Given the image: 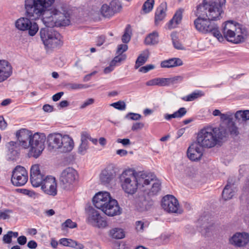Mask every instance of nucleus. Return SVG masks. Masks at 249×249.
I'll list each match as a JSON object with an SVG mask.
<instances>
[{"mask_svg": "<svg viewBox=\"0 0 249 249\" xmlns=\"http://www.w3.org/2000/svg\"><path fill=\"white\" fill-rule=\"evenodd\" d=\"M42 21L46 27L40 29V36L46 49L60 48L63 44L62 37L51 28L69 25L70 17L66 7L64 5H56L46 14Z\"/></svg>", "mask_w": 249, "mask_h": 249, "instance_id": "nucleus-1", "label": "nucleus"}, {"mask_svg": "<svg viewBox=\"0 0 249 249\" xmlns=\"http://www.w3.org/2000/svg\"><path fill=\"white\" fill-rule=\"evenodd\" d=\"M55 0H25L24 9L26 17L18 19L15 22L16 29L25 31L30 19L37 20L48 13Z\"/></svg>", "mask_w": 249, "mask_h": 249, "instance_id": "nucleus-2", "label": "nucleus"}, {"mask_svg": "<svg viewBox=\"0 0 249 249\" xmlns=\"http://www.w3.org/2000/svg\"><path fill=\"white\" fill-rule=\"evenodd\" d=\"M227 136V130L223 124L201 129L197 134L196 142L201 147L211 148L219 144Z\"/></svg>", "mask_w": 249, "mask_h": 249, "instance_id": "nucleus-3", "label": "nucleus"}, {"mask_svg": "<svg viewBox=\"0 0 249 249\" xmlns=\"http://www.w3.org/2000/svg\"><path fill=\"white\" fill-rule=\"evenodd\" d=\"M144 174L139 175L134 170L127 169L119 176V179L123 190L126 194L133 195L136 193L138 187L142 188Z\"/></svg>", "mask_w": 249, "mask_h": 249, "instance_id": "nucleus-4", "label": "nucleus"}, {"mask_svg": "<svg viewBox=\"0 0 249 249\" xmlns=\"http://www.w3.org/2000/svg\"><path fill=\"white\" fill-rule=\"evenodd\" d=\"M226 0H204L203 4L197 7L196 16L205 15L211 20L220 19L223 14Z\"/></svg>", "mask_w": 249, "mask_h": 249, "instance_id": "nucleus-5", "label": "nucleus"}, {"mask_svg": "<svg viewBox=\"0 0 249 249\" xmlns=\"http://www.w3.org/2000/svg\"><path fill=\"white\" fill-rule=\"evenodd\" d=\"M47 142L49 150H58L62 153L70 152L74 147L72 138L67 135H62L59 133L50 134Z\"/></svg>", "mask_w": 249, "mask_h": 249, "instance_id": "nucleus-6", "label": "nucleus"}, {"mask_svg": "<svg viewBox=\"0 0 249 249\" xmlns=\"http://www.w3.org/2000/svg\"><path fill=\"white\" fill-rule=\"evenodd\" d=\"M222 31L224 37L229 42L238 44L244 40L245 34L240 25L232 21L225 22Z\"/></svg>", "mask_w": 249, "mask_h": 249, "instance_id": "nucleus-7", "label": "nucleus"}, {"mask_svg": "<svg viewBox=\"0 0 249 249\" xmlns=\"http://www.w3.org/2000/svg\"><path fill=\"white\" fill-rule=\"evenodd\" d=\"M197 17L194 21V25L197 31L204 34L211 33L220 42L223 40V37L216 24L211 22V20L208 18L207 19L202 18V16Z\"/></svg>", "mask_w": 249, "mask_h": 249, "instance_id": "nucleus-8", "label": "nucleus"}, {"mask_svg": "<svg viewBox=\"0 0 249 249\" xmlns=\"http://www.w3.org/2000/svg\"><path fill=\"white\" fill-rule=\"evenodd\" d=\"M46 138L43 133H35L29 142L30 148L28 155L30 157L37 158L44 149V143Z\"/></svg>", "mask_w": 249, "mask_h": 249, "instance_id": "nucleus-9", "label": "nucleus"}, {"mask_svg": "<svg viewBox=\"0 0 249 249\" xmlns=\"http://www.w3.org/2000/svg\"><path fill=\"white\" fill-rule=\"evenodd\" d=\"M86 222L91 226L104 229L107 226V222L100 213L92 207H89L86 211Z\"/></svg>", "mask_w": 249, "mask_h": 249, "instance_id": "nucleus-10", "label": "nucleus"}, {"mask_svg": "<svg viewBox=\"0 0 249 249\" xmlns=\"http://www.w3.org/2000/svg\"><path fill=\"white\" fill-rule=\"evenodd\" d=\"M78 173L72 167H67L64 169L59 178L62 187L66 190L72 188L78 181Z\"/></svg>", "mask_w": 249, "mask_h": 249, "instance_id": "nucleus-11", "label": "nucleus"}, {"mask_svg": "<svg viewBox=\"0 0 249 249\" xmlns=\"http://www.w3.org/2000/svg\"><path fill=\"white\" fill-rule=\"evenodd\" d=\"M143 177V180H142L143 191L150 196L157 195L160 190V181L153 174H144Z\"/></svg>", "mask_w": 249, "mask_h": 249, "instance_id": "nucleus-12", "label": "nucleus"}, {"mask_svg": "<svg viewBox=\"0 0 249 249\" xmlns=\"http://www.w3.org/2000/svg\"><path fill=\"white\" fill-rule=\"evenodd\" d=\"M161 206L168 213L180 214L183 212L178 200L172 195H167L163 197Z\"/></svg>", "mask_w": 249, "mask_h": 249, "instance_id": "nucleus-13", "label": "nucleus"}, {"mask_svg": "<svg viewBox=\"0 0 249 249\" xmlns=\"http://www.w3.org/2000/svg\"><path fill=\"white\" fill-rule=\"evenodd\" d=\"M28 178V173L25 168L17 166L13 171L11 182L15 186H21L27 182Z\"/></svg>", "mask_w": 249, "mask_h": 249, "instance_id": "nucleus-14", "label": "nucleus"}, {"mask_svg": "<svg viewBox=\"0 0 249 249\" xmlns=\"http://www.w3.org/2000/svg\"><path fill=\"white\" fill-rule=\"evenodd\" d=\"M46 176L41 172L39 165L34 164L30 169V181L32 185L35 187L41 186Z\"/></svg>", "mask_w": 249, "mask_h": 249, "instance_id": "nucleus-15", "label": "nucleus"}, {"mask_svg": "<svg viewBox=\"0 0 249 249\" xmlns=\"http://www.w3.org/2000/svg\"><path fill=\"white\" fill-rule=\"evenodd\" d=\"M41 189L46 194L54 196L57 195V183L55 178L47 176L45 178Z\"/></svg>", "mask_w": 249, "mask_h": 249, "instance_id": "nucleus-16", "label": "nucleus"}, {"mask_svg": "<svg viewBox=\"0 0 249 249\" xmlns=\"http://www.w3.org/2000/svg\"><path fill=\"white\" fill-rule=\"evenodd\" d=\"M249 242V234L246 232H236L229 238V243L237 248L246 246Z\"/></svg>", "mask_w": 249, "mask_h": 249, "instance_id": "nucleus-17", "label": "nucleus"}, {"mask_svg": "<svg viewBox=\"0 0 249 249\" xmlns=\"http://www.w3.org/2000/svg\"><path fill=\"white\" fill-rule=\"evenodd\" d=\"M202 148L196 141L193 142L187 149L188 158L192 161H197L200 160L203 155Z\"/></svg>", "mask_w": 249, "mask_h": 249, "instance_id": "nucleus-18", "label": "nucleus"}, {"mask_svg": "<svg viewBox=\"0 0 249 249\" xmlns=\"http://www.w3.org/2000/svg\"><path fill=\"white\" fill-rule=\"evenodd\" d=\"M111 199L112 197L108 192H100L94 196L93 203L96 208L101 210Z\"/></svg>", "mask_w": 249, "mask_h": 249, "instance_id": "nucleus-19", "label": "nucleus"}, {"mask_svg": "<svg viewBox=\"0 0 249 249\" xmlns=\"http://www.w3.org/2000/svg\"><path fill=\"white\" fill-rule=\"evenodd\" d=\"M101 211L106 215L109 216H114L120 215L122 212L116 200L112 198Z\"/></svg>", "mask_w": 249, "mask_h": 249, "instance_id": "nucleus-20", "label": "nucleus"}, {"mask_svg": "<svg viewBox=\"0 0 249 249\" xmlns=\"http://www.w3.org/2000/svg\"><path fill=\"white\" fill-rule=\"evenodd\" d=\"M18 145H21L24 148H29V142L32 137L31 132L26 129H22L16 133Z\"/></svg>", "mask_w": 249, "mask_h": 249, "instance_id": "nucleus-21", "label": "nucleus"}, {"mask_svg": "<svg viewBox=\"0 0 249 249\" xmlns=\"http://www.w3.org/2000/svg\"><path fill=\"white\" fill-rule=\"evenodd\" d=\"M12 74V67L6 60H0V83L6 80Z\"/></svg>", "mask_w": 249, "mask_h": 249, "instance_id": "nucleus-22", "label": "nucleus"}, {"mask_svg": "<svg viewBox=\"0 0 249 249\" xmlns=\"http://www.w3.org/2000/svg\"><path fill=\"white\" fill-rule=\"evenodd\" d=\"M167 10V4L166 2H162L157 8L155 17V21L156 24H158L159 22L163 20L166 16V12Z\"/></svg>", "mask_w": 249, "mask_h": 249, "instance_id": "nucleus-23", "label": "nucleus"}, {"mask_svg": "<svg viewBox=\"0 0 249 249\" xmlns=\"http://www.w3.org/2000/svg\"><path fill=\"white\" fill-rule=\"evenodd\" d=\"M114 173L109 168L104 169L100 175V179L103 184L109 183L114 178Z\"/></svg>", "mask_w": 249, "mask_h": 249, "instance_id": "nucleus-24", "label": "nucleus"}, {"mask_svg": "<svg viewBox=\"0 0 249 249\" xmlns=\"http://www.w3.org/2000/svg\"><path fill=\"white\" fill-rule=\"evenodd\" d=\"M183 65L182 61L178 58H172L162 61L160 63L161 68H170Z\"/></svg>", "mask_w": 249, "mask_h": 249, "instance_id": "nucleus-25", "label": "nucleus"}, {"mask_svg": "<svg viewBox=\"0 0 249 249\" xmlns=\"http://www.w3.org/2000/svg\"><path fill=\"white\" fill-rule=\"evenodd\" d=\"M220 124H223L227 130V135L229 133L231 136H236L239 134L238 128L232 120H231L229 122L226 123L223 122Z\"/></svg>", "mask_w": 249, "mask_h": 249, "instance_id": "nucleus-26", "label": "nucleus"}, {"mask_svg": "<svg viewBox=\"0 0 249 249\" xmlns=\"http://www.w3.org/2000/svg\"><path fill=\"white\" fill-rule=\"evenodd\" d=\"M147 86H158L159 87L169 86L168 78H155L146 82Z\"/></svg>", "mask_w": 249, "mask_h": 249, "instance_id": "nucleus-27", "label": "nucleus"}, {"mask_svg": "<svg viewBox=\"0 0 249 249\" xmlns=\"http://www.w3.org/2000/svg\"><path fill=\"white\" fill-rule=\"evenodd\" d=\"M81 144L78 147V152L81 155H85L88 148V136L87 132H83L81 134Z\"/></svg>", "mask_w": 249, "mask_h": 249, "instance_id": "nucleus-28", "label": "nucleus"}, {"mask_svg": "<svg viewBox=\"0 0 249 249\" xmlns=\"http://www.w3.org/2000/svg\"><path fill=\"white\" fill-rule=\"evenodd\" d=\"M18 143L15 142H10L7 144V146L9 150V158L11 160H15L18 157L19 152L18 148Z\"/></svg>", "mask_w": 249, "mask_h": 249, "instance_id": "nucleus-29", "label": "nucleus"}, {"mask_svg": "<svg viewBox=\"0 0 249 249\" xmlns=\"http://www.w3.org/2000/svg\"><path fill=\"white\" fill-rule=\"evenodd\" d=\"M182 9H179L176 13L174 17L170 20L168 24V27L170 29L176 28L177 26L179 24L182 18Z\"/></svg>", "mask_w": 249, "mask_h": 249, "instance_id": "nucleus-30", "label": "nucleus"}, {"mask_svg": "<svg viewBox=\"0 0 249 249\" xmlns=\"http://www.w3.org/2000/svg\"><path fill=\"white\" fill-rule=\"evenodd\" d=\"M64 87L69 90H73L87 89L89 88V86L76 83H68L64 85Z\"/></svg>", "mask_w": 249, "mask_h": 249, "instance_id": "nucleus-31", "label": "nucleus"}, {"mask_svg": "<svg viewBox=\"0 0 249 249\" xmlns=\"http://www.w3.org/2000/svg\"><path fill=\"white\" fill-rule=\"evenodd\" d=\"M30 19L28 23V27L25 30L27 31L28 35L30 36H34L39 30L38 24L35 21Z\"/></svg>", "mask_w": 249, "mask_h": 249, "instance_id": "nucleus-32", "label": "nucleus"}, {"mask_svg": "<svg viewBox=\"0 0 249 249\" xmlns=\"http://www.w3.org/2000/svg\"><path fill=\"white\" fill-rule=\"evenodd\" d=\"M159 41V34L157 32L154 31L149 34L145 39V42L148 45H154L158 43Z\"/></svg>", "mask_w": 249, "mask_h": 249, "instance_id": "nucleus-33", "label": "nucleus"}, {"mask_svg": "<svg viewBox=\"0 0 249 249\" xmlns=\"http://www.w3.org/2000/svg\"><path fill=\"white\" fill-rule=\"evenodd\" d=\"M204 95V93L201 90H196L192 93L182 98V99L185 101H193L195 99L202 97Z\"/></svg>", "mask_w": 249, "mask_h": 249, "instance_id": "nucleus-34", "label": "nucleus"}, {"mask_svg": "<svg viewBox=\"0 0 249 249\" xmlns=\"http://www.w3.org/2000/svg\"><path fill=\"white\" fill-rule=\"evenodd\" d=\"M111 237L115 239H122L124 237V233L123 229L115 228L109 231Z\"/></svg>", "mask_w": 249, "mask_h": 249, "instance_id": "nucleus-35", "label": "nucleus"}, {"mask_svg": "<svg viewBox=\"0 0 249 249\" xmlns=\"http://www.w3.org/2000/svg\"><path fill=\"white\" fill-rule=\"evenodd\" d=\"M136 206L140 211H144L149 209L148 201L144 198H142L137 200Z\"/></svg>", "mask_w": 249, "mask_h": 249, "instance_id": "nucleus-36", "label": "nucleus"}, {"mask_svg": "<svg viewBox=\"0 0 249 249\" xmlns=\"http://www.w3.org/2000/svg\"><path fill=\"white\" fill-rule=\"evenodd\" d=\"M234 195V192L231 189V186L228 184L224 188L222 192V197L225 200L230 199Z\"/></svg>", "mask_w": 249, "mask_h": 249, "instance_id": "nucleus-37", "label": "nucleus"}, {"mask_svg": "<svg viewBox=\"0 0 249 249\" xmlns=\"http://www.w3.org/2000/svg\"><path fill=\"white\" fill-rule=\"evenodd\" d=\"M100 12L102 15L106 18H110L114 15L110 6L107 4H104L102 5Z\"/></svg>", "mask_w": 249, "mask_h": 249, "instance_id": "nucleus-38", "label": "nucleus"}, {"mask_svg": "<svg viewBox=\"0 0 249 249\" xmlns=\"http://www.w3.org/2000/svg\"><path fill=\"white\" fill-rule=\"evenodd\" d=\"M235 118L237 120L247 121L249 120V110H239L235 113Z\"/></svg>", "mask_w": 249, "mask_h": 249, "instance_id": "nucleus-39", "label": "nucleus"}, {"mask_svg": "<svg viewBox=\"0 0 249 249\" xmlns=\"http://www.w3.org/2000/svg\"><path fill=\"white\" fill-rule=\"evenodd\" d=\"M148 57V52L147 51L143 52V53L140 54L136 61V68L137 69L138 67L144 64L147 61Z\"/></svg>", "mask_w": 249, "mask_h": 249, "instance_id": "nucleus-40", "label": "nucleus"}, {"mask_svg": "<svg viewBox=\"0 0 249 249\" xmlns=\"http://www.w3.org/2000/svg\"><path fill=\"white\" fill-rule=\"evenodd\" d=\"M109 5L110 6V7L114 14L119 12L122 8L121 3L116 0L111 1Z\"/></svg>", "mask_w": 249, "mask_h": 249, "instance_id": "nucleus-41", "label": "nucleus"}, {"mask_svg": "<svg viewBox=\"0 0 249 249\" xmlns=\"http://www.w3.org/2000/svg\"><path fill=\"white\" fill-rule=\"evenodd\" d=\"M154 0H147L143 4L142 10L144 13L150 12L153 8Z\"/></svg>", "mask_w": 249, "mask_h": 249, "instance_id": "nucleus-42", "label": "nucleus"}, {"mask_svg": "<svg viewBox=\"0 0 249 249\" xmlns=\"http://www.w3.org/2000/svg\"><path fill=\"white\" fill-rule=\"evenodd\" d=\"M135 226L137 231L142 232L148 226V223L143 220L137 221L135 223Z\"/></svg>", "mask_w": 249, "mask_h": 249, "instance_id": "nucleus-43", "label": "nucleus"}, {"mask_svg": "<svg viewBox=\"0 0 249 249\" xmlns=\"http://www.w3.org/2000/svg\"><path fill=\"white\" fill-rule=\"evenodd\" d=\"M171 36L174 47L178 50H182L183 49V46L178 41L176 34L172 33Z\"/></svg>", "mask_w": 249, "mask_h": 249, "instance_id": "nucleus-44", "label": "nucleus"}, {"mask_svg": "<svg viewBox=\"0 0 249 249\" xmlns=\"http://www.w3.org/2000/svg\"><path fill=\"white\" fill-rule=\"evenodd\" d=\"M131 33V28L129 25H127V26L126 27L125 32L124 34L123 35L122 40L124 43H128L130 39L131 36H130V34Z\"/></svg>", "mask_w": 249, "mask_h": 249, "instance_id": "nucleus-45", "label": "nucleus"}, {"mask_svg": "<svg viewBox=\"0 0 249 249\" xmlns=\"http://www.w3.org/2000/svg\"><path fill=\"white\" fill-rule=\"evenodd\" d=\"M183 79L182 75H178L172 77L168 78L169 86L180 83Z\"/></svg>", "mask_w": 249, "mask_h": 249, "instance_id": "nucleus-46", "label": "nucleus"}, {"mask_svg": "<svg viewBox=\"0 0 249 249\" xmlns=\"http://www.w3.org/2000/svg\"><path fill=\"white\" fill-rule=\"evenodd\" d=\"M110 106L120 110H124L126 108L125 103L123 101H119L117 102L113 103L111 104Z\"/></svg>", "mask_w": 249, "mask_h": 249, "instance_id": "nucleus-47", "label": "nucleus"}, {"mask_svg": "<svg viewBox=\"0 0 249 249\" xmlns=\"http://www.w3.org/2000/svg\"><path fill=\"white\" fill-rule=\"evenodd\" d=\"M126 56L125 54H118L115 56L112 60V64L115 66L118 65V63H121L122 61H124L126 59Z\"/></svg>", "mask_w": 249, "mask_h": 249, "instance_id": "nucleus-48", "label": "nucleus"}, {"mask_svg": "<svg viewBox=\"0 0 249 249\" xmlns=\"http://www.w3.org/2000/svg\"><path fill=\"white\" fill-rule=\"evenodd\" d=\"M12 213V211L9 209H5L3 211L0 210V219H7L10 218V214Z\"/></svg>", "mask_w": 249, "mask_h": 249, "instance_id": "nucleus-49", "label": "nucleus"}, {"mask_svg": "<svg viewBox=\"0 0 249 249\" xmlns=\"http://www.w3.org/2000/svg\"><path fill=\"white\" fill-rule=\"evenodd\" d=\"M233 113L231 112H227L225 113H221L220 116V120L224 122L227 121V122H229L230 121L232 120Z\"/></svg>", "mask_w": 249, "mask_h": 249, "instance_id": "nucleus-50", "label": "nucleus"}, {"mask_svg": "<svg viewBox=\"0 0 249 249\" xmlns=\"http://www.w3.org/2000/svg\"><path fill=\"white\" fill-rule=\"evenodd\" d=\"M126 118L132 120H139L141 118V115L138 113H129L125 117Z\"/></svg>", "mask_w": 249, "mask_h": 249, "instance_id": "nucleus-51", "label": "nucleus"}, {"mask_svg": "<svg viewBox=\"0 0 249 249\" xmlns=\"http://www.w3.org/2000/svg\"><path fill=\"white\" fill-rule=\"evenodd\" d=\"M175 113L176 118H181L186 114L187 110L185 107H181Z\"/></svg>", "mask_w": 249, "mask_h": 249, "instance_id": "nucleus-52", "label": "nucleus"}, {"mask_svg": "<svg viewBox=\"0 0 249 249\" xmlns=\"http://www.w3.org/2000/svg\"><path fill=\"white\" fill-rule=\"evenodd\" d=\"M62 226L72 229L76 227L77 224L75 222H72L70 219H68L63 223Z\"/></svg>", "mask_w": 249, "mask_h": 249, "instance_id": "nucleus-53", "label": "nucleus"}, {"mask_svg": "<svg viewBox=\"0 0 249 249\" xmlns=\"http://www.w3.org/2000/svg\"><path fill=\"white\" fill-rule=\"evenodd\" d=\"M94 102V100L92 98H89L85 101L80 106V109H84L87 107L93 104Z\"/></svg>", "mask_w": 249, "mask_h": 249, "instance_id": "nucleus-54", "label": "nucleus"}, {"mask_svg": "<svg viewBox=\"0 0 249 249\" xmlns=\"http://www.w3.org/2000/svg\"><path fill=\"white\" fill-rule=\"evenodd\" d=\"M128 49V46L126 44H120L118 45L117 53L118 54H123V53Z\"/></svg>", "mask_w": 249, "mask_h": 249, "instance_id": "nucleus-55", "label": "nucleus"}, {"mask_svg": "<svg viewBox=\"0 0 249 249\" xmlns=\"http://www.w3.org/2000/svg\"><path fill=\"white\" fill-rule=\"evenodd\" d=\"M155 68L154 65L152 64L147 65L146 66H143L141 67L140 69V71L146 73L149 71L150 70H153Z\"/></svg>", "mask_w": 249, "mask_h": 249, "instance_id": "nucleus-56", "label": "nucleus"}, {"mask_svg": "<svg viewBox=\"0 0 249 249\" xmlns=\"http://www.w3.org/2000/svg\"><path fill=\"white\" fill-rule=\"evenodd\" d=\"M2 240L4 243L10 244L12 242V236L8 231L7 234H5L3 236Z\"/></svg>", "mask_w": 249, "mask_h": 249, "instance_id": "nucleus-57", "label": "nucleus"}, {"mask_svg": "<svg viewBox=\"0 0 249 249\" xmlns=\"http://www.w3.org/2000/svg\"><path fill=\"white\" fill-rule=\"evenodd\" d=\"M144 126V124L142 123L138 122L134 123L131 128L133 131H135L138 129H142Z\"/></svg>", "mask_w": 249, "mask_h": 249, "instance_id": "nucleus-58", "label": "nucleus"}, {"mask_svg": "<svg viewBox=\"0 0 249 249\" xmlns=\"http://www.w3.org/2000/svg\"><path fill=\"white\" fill-rule=\"evenodd\" d=\"M117 142L118 143H122L124 146L128 145L131 143L130 141L128 139H118L117 140Z\"/></svg>", "mask_w": 249, "mask_h": 249, "instance_id": "nucleus-59", "label": "nucleus"}, {"mask_svg": "<svg viewBox=\"0 0 249 249\" xmlns=\"http://www.w3.org/2000/svg\"><path fill=\"white\" fill-rule=\"evenodd\" d=\"M17 241L19 245H24L27 242V238L25 236H20L18 238Z\"/></svg>", "mask_w": 249, "mask_h": 249, "instance_id": "nucleus-60", "label": "nucleus"}, {"mask_svg": "<svg viewBox=\"0 0 249 249\" xmlns=\"http://www.w3.org/2000/svg\"><path fill=\"white\" fill-rule=\"evenodd\" d=\"M7 127V123L4 120L3 116H0V128L2 130L5 129Z\"/></svg>", "mask_w": 249, "mask_h": 249, "instance_id": "nucleus-61", "label": "nucleus"}, {"mask_svg": "<svg viewBox=\"0 0 249 249\" xmlns=\"http://www.w3.org/2000/svg\"><path fill=\"white\" fill-rule=\"evenodd\" d=\"M64 94L63 92H59L53 96V100L54 102L58 101Z\"/></svg>", "mask_w": 249, "mask_h": 249, "instance_id": "nucleus-62", "label": "nucleus"}, {"mask_svg": "<svg viewBox=\"0 0 249 249\" xmlns=\"http://www.w3.org/2000/svg\"><path fill=\"white\" fill-rule=\"evenodd\" d=\"M105 40V37L104 36H101L98 37L96 41V44L98 46H100L103 44Z\"/></svg>", "mask_w": 249, "mask_h": 249, "instance_id": "nucleus-63", "label": "nucleus"}, {"mask_svg": "<svg viewBox=\"0 0 249 249\" xmlns=\"http://www.w3.org/2000/svg\"><path fill=\"white\" fill-rule=\"evenodd\" d=\"M27 247L31 249H36L37 247V243L34 240L30 241L27 244Z\"/></svg>", "mask_w": 249, "mask_h": 249, "instance_id": "nucleus-64", "label": "nucleus"}]
</instances>
